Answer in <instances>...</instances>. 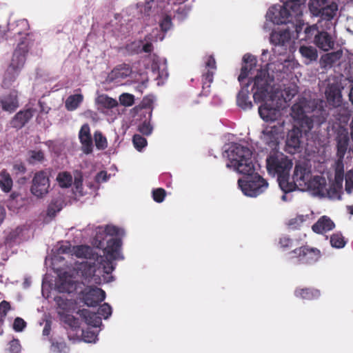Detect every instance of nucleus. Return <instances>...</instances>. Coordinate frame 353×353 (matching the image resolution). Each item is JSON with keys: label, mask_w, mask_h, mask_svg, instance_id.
I'll return each instance as SVG.
<instances>
[{"label": "nucleus", "mask_w": 353, "mask_h": 353, "mask_svg": "<svg viewBox=\"0 0 353 353\" xmlns=\"http://www.w3.org/2000/svg\"><path fill=\"white\" fill-rule=\"evenodd\" d=\"M329 113L322 106L318 107L315 100L305 97L298 98L291 107V116L296 125L288 132L285 150L295 154L301 151L303 134H307L316 124L318 126L324 123Z\"/></svg>", "instance_id": "f257e3e1"}, {"label": "nucleus", "mask_w": 353, "mask_h": 353, "mask_svg": "<svg viewBox=\"0 0 353 353\" xmlns=\"http://www.w3.org/2000/svg\"><path fill=\"white\" fill-rule=\"evenodd\" d=\"M257 73L253 79H249L248 82L242 87L239 91L237 98V105L243 110L251 109L252 101L249 99L248 88L253 82L252 90L253 99L255 103L263 102L270 95V83L272 81L270 78L268 71L265 69L256 70Z\"/></svg>", "instance_id": "f03ea898"}, {"label": "nucleus", "mask_w": 353, "mask_h": 353, "mask_svg": "<svg viewBox=\"0 0 353 353\" xmlns=\"http://www.w3.org/2000/svg\"><path fill=\"white\" fill-rule=\"evenodd\" d=\"M292 161L283 152L272 150L266 158V168L269 174L276 176L281 189L285 192H292L288 186L290 171Z\"/></svg>", "instance_id": "7ed1b4c3"}, {"label": "nucleus", "mask_w": 353, "mask_h": 353, "mask_svg": "<svg viewBox=\"0 0 353 353\" xmlns=\"http://www.w3.org/2000/svg\"><path fill=\"white\" fill-rule=\"evenodd\" d=\"M229 163L228 168H233L239 173L250 175L254 171V164L252 161V152L246 146L239 143H233L228 152Z\"/></svg>", "instance_id": "20e7f679"}, {"label": "nucleus", "mask_w": 353, "mask_h": 353, "mask_svg": "<svg viewBox=\"0 0 353 353\" xmlns=\"http://www.w3.org/2000/svg\"><path fill=\"white\" fill-rule=\"evenodd\" d=\"M121 230L112 225L105 226L103 234H97L95 240L97 248L103 250V254L110 260H116L119 258V252L122 245L120 239L114 238L120 234Z\"/></svg>", "instance_id": "39448f33"}, {"label": "nucleus", "mask_w": 353, "mask_h": 353, "mask_svg": "<svg viewBox=\"0 0 353 353\" xmlns=\"http://www.w3.org/2000/svg\"><path fill=\"white\" fill-rule=\"evenodd\" d=\"M28 53V43L26 39L19 43L14 50L11 62L6 70L2 81L3 88H9L23 67Z\"/></svg>", "instance_id": "423d86ee"}, {"label": "nucleus", "mask_w": 353, "mask_h": 353, "mask_svg": "<svg viewBox=\"0 0 353 353\" xmlns=\"http://www.w3.org/2000/svg\"><path fill=\"white\" fill-rule=\"evenodd\" d=\"M249 175L246 179H239L238 185L246 196L255 197L263 193L268 187L265 179L258 174Z\"/></svg>", "instance_id": "0eeeda50"}, {"label": "nucleus", "mask_w": 353, "mask_h": 353, "mask_svg": "<svg viewBox=\"0 0 353 353\" xmlns=\"http://www.w3.org/2000/svg\"><path fill=\"white\" fill-rule=\"evenodd\" d=\"M304 32L306 39H310L314 37V43L321 50L328 51L334 48V38L326 31L319 30L316 25L307 26Z\"/></svg>", "instance_id": "6e6552de"}, {"label": "nucleus", "mask_w": 353, "mask_h": 353, "mask_svg": "<svg viewBox=\"0 0 353 353\" xmlns=\"http://www.w3.org/2000/svg\"><path fill=\"white\" fill-rule=\"evenodd\" d=\"M290 254H294L290 258H296L299 263L307 265L314 264L321 257V252L318 248L307 245L295 248Z\"/></svg>", "instance_id": "1a4fd4ad"}, {"label": "nucleus", "mask_w": 353, "mask_h": 353, "mask_svg": "<svg viewBox=\"0 0 353 353\" xmlns=\"http://www.w3.org/2000/svg\"><path fill=\"white\" fill-rule=\"evenodd\" d=\"M49 175L46 170L35 172L30 186V192L34 196L43 198L49 192L50 187Z\"/></svg>", "instance_id": "9d476101"}, {"label": "nucleus", "mask_w": 353, "mask_h": 353, "mask_svg": "<svg viewBox=\"0 0 353 353\" xmlns=\"http://www.w3.org/2000/svg\"><path fill=\"white\" fill-rule=\"evenodd\" d=\"M311 176L312 171L310 167L306 163H296L292 174V182L288 180V186L292 188V191L299 187L303 188L305 186L306 183H308Z\"/></svg>", "instance_id": "9b49d317"}, {"label": "nucleus", "mask_w": 353, "mask_h": 353, "mask_svg": "<svg viewBox=\"0 0 353 353\" xmlns=\"http://www.w3.org/2000/svg\"><path fill=\"white\" fill-rule=\"evenodd\" d=\"M80 299L88 307H96L105 299V292L101 288L88 286L79 293Z\"/></svg>", "instance_id": "f8f14e48"}, {"label": "nucleus", "mask_w": 353, "mask_h": 353, "mask_svg": "<svg viewBox=\"0 0 353 353\" xmlns=\"http://www.w3.org/2000/svg\"><path fill=\"white\" fill-rule=\"evenodd\" d=\"M0 106L3 111L14 112L19 107L18 91L12 90L0 96Z\"/></svg>", "instance_id": "ddd939ff"}, {"label": "nucleus", "mask_w": 353, "mask_h": 353, "mask_svg": "<svg viewBox=\"0 0 353 353\" xmlns=\"http://www.w3.org/2000/svg\"><path fill=\"white\" fill-rule=\"evenodd\" d=\"M280 127L276 125H268L263 130V141L272 149L279 145V134L281 132Z\"/></svg>", "instance_id": "4468645a"}, {"label": "nucleus", "mask_w": 353, "mask_h": 353, "mask_svg": "<svg viewBox=\"0 0 353 353\" xmlns=\"http://www.w3.org/2000/svg\"><path fill=\"white\" fill-rule=\"evenodd\" d=\"M29 29V23L28 21L26 19H19L12 23L8 24V31L13 34L14 36L25 35V37H23L21 38V41L19 43H20L23 39H26L28 43V49L30 48V43L27 37L30 34V33L28 32Z\"/></svg>", "instance_id": "2eb2a0df"}, {"label": "nucleus", "mask_w": 353, "mask_h": 353, "mask_svg": "<svg viewBox=\"0 0 353 353\" xmlns=\"http://www.w3.org/2000/svg\"><path fill=\"white\" fill-rule=\"evenodd\" d=\"M325 97L330 105L338 108L342 103V94L337 83L328 84L325 89Z\"/></svg>", "instance_id": "dca6fc26"}, {"label": "nucleus", "mask_w": 353, "mask_h": 353, "mask_svg": "<svg viewBox=\"0 0 353 353\" xmlns=\"http://www.w3.org/2000/svg\"><path fill=\"white\" fill-rule=\"evenodd\" d=\"M243 61L244 65L242 66L241 73L238 77L241 84L243 83L250 74H253L257 63L256 57L250 54H245L243 57Z\"/></svg>", "instance_id": "f3484780"}, {"label": "nucleus", "mask_w": 353, "mask_h": 353, "mask_svg": "<svg viewBox=\"0 0 353 353\" xmlns=\"http://www.w3.org/2000/svg\"><path fill=\"white\" fill-rule=\"evenodd\" d=\"M326 179L322 176H311L303 189H307L314 192V194L323 196L326 192Z\"/></svg>", "instance_id": "a211bd4d"}, {"label": "nucleus", "mask_w": 353, "mask_h": 353, "mask_svg": "<svg viewBox=\"0 0 353 353\" xmlns=\"http://www.w3.org/2000/svg\"><path fill=\"white\" fill-rule=\"evenodd\" d=\"M34 110L28 108L18 112L10 121L12 128L21 129L33 117Z\"/></svg>", "instance_id": "6ab92c4d"}, {"label": "nucleus", "mask_w": 353, "mask_h": 353, "mask_svg": "<svg viewBox=\"0 0 353 353\" xmlns=\"http://www.w3.org/2000/svg\"><path fill=\"white\" fill-rule=\"evenodd\" d=\"M334 228L335 224L334 221L327 216H321L312 226V231L320 234L331 231Z\"/></svg>", "instance_id": "aec40b11"}, {"label": "nucleus", "mask_w": 353, "mask_h": 353, "mask_svg": "<svg viewBox=\"0 0 353 353\" xmlns=\"http://www.w3.org/2000/svg\"><path fill=\"white\" fill-rule=\"evenodd\" d=\"M56 285L58 291L62 293H70L75 289V283L67 272L59 276Z\"/></svg>", "instance_id": "412c9836"}, {"label": "nucleus", "mask_w": 353, "mask_h": 353, "mask_svg": "<svg viewBox=\"0 0 353 353\" xmlns=\"http://www.w3.org/2000/svg\"><path fill=\"white\" fill-rule=\"evenodd\" d=\"M291 39L290 32L288 29L272 31L270 40V43L274 46H285Z\"/></svg>", "instance_id": "4be33fe9"}, {"label": "nucleus", "mask_w": 353, "mask_h": 353, "mask_svg": "<svg viewBox=\"0 0 353 353\" xmlns=\"http://www.w3.org/2000/svg\"><path fill=\"white\" fill-rule=\"evenodd\" d=\"M338 10L337 4L332 3L330 5H327L323 8H321L318 12L321 14L322 21H325V26H332V19L335 16Z\"/></svg>", "instance_id": "5701e85b"}, {"label": "nucleus", "mask_w": 353, "mask_h": 353, "mask_svg": "<svg viewBox=\"0 0 353 353\" xmlns=\"http://www.w3.org/2000/svg\"><path fill=\"white\" fill-rule=\"evenodd\" d=\"M294 295L302 299L312 301L318 299L321 292L319 290L312 288H296L294 290Z\"/></svg>", "instance_id": "b1692460"}, {"label": "nucleus", "mask_w": 353, "mask_h": 353, "mask_svg": "<svg viewBox=\"0 0 353 353\" xmlns=\"http://www.w3.org/2000/svg\"><path fill=\"white\" fill-rule=\"evenodd\" d=\"M85 320V322L92 327H97L101 324V318L96 313L87 309L79 310L77 312Z\"/></svg>", "instance_id": "393cba45"}, {"label": "nucleus", "mask_w": 353, "mask_h": 353, "mask_svg": "<svg viewBox=\"0 0 353 353\" xmlns=\"http://www.w3.org/2000/svg\"><path fill=\"white\" fill-rule=\"evenodd\" d=\"M74 254L78 258L95 259L98 258L92 248L88 245H78L73 248Z\"/></svg>", "instance_id": "a878e982"}, {"label": "nucleus", "mask_w": 353, "mask_h": 353, "mask_svg": "<svg viewBox=\"0 0 353 353\" xmlns=\"http://www.w3.org/2000/svg\"><path fill=\"white\" fill-rule=\"evenodd\" d=\"M260 117L265 121H274L277 117L278 110L267 103L261 105L259 108Z\"/></svg>", "instance_id": "bb28decb"}, {"label": "nucleus", "mask_w": 353, "mask_h": 353, "mask_svg": "<svg viewBox=\"0 0 353 353\" xmlns=\"http://www.w3.org/2000/svg\"><path fill=\"white\" fill-rule=\"evenodd\" d=\"M349 144L347 134H341L336 137V155L338 159H343Z\"/></svg>", "instance_id": "cd10ccee"}, {"label": "nucleus", "mask_w": 353, "mask_h": 353, "mask_svg": "<svg viewBox=\"0 0 353 353\" xmlns=\"http://www.w3.org/2000/svg\"><path fill=\"white\" fill-rule=\"evenodd\" d=\"M58 315L60 320L68 325L72 330H76L80 327V321L79 319L76 318L68 312H63V311L58 312Z\"/></svg>", "instance_id": "c85d7f7f"}, {"label": "nucleus", "mask_w": 353, "mask_h": 353, "mask_svg": "<svg viewBox=\"0 0 353 353\" xmlns=\"http://www.w3.org/2000/svg\"><path fill=\"white\" fill-rule=\"evenodd\" d=\"M299 52L301 56L306 59V64L316 61L318 58L317 50L312 46H301L299 48Z\"/></svg>", "instance_id": "c756f323"}, {"label": "nucleus", "mask_w": 353, "mask_h": 353, "mask_svg": "<svg viewBox=\"0 0 353 353\" xmlns=\"http://www.w3.org/2000/svg\"><path fill=\"white\" fill-rule=\"evenodd\" d=\"M334 182L337 187L340 189L344 178V164L343 159H337L335 162L334 167Z\"/></svg>", "instance_id": "7c9ffc66"}, {"label": "nucleus", "mask_w": 353, "mask_h": 353, "mask_svg": "<svg viewBox=\"0 0 353 353\" xmlns=\"http://www.w3.org/2000/svg\"><path fill=\"white\" fill-rule=\"evenodd\" d=\"M267 20L272 22L274 24L284 23L283 17L281 16V11L279 10L278 6H273L270 7L266 13Z\"/></svg>", "instance_id": "2f4dec72"}, {"label": "nucleus", "mask_w": 353, "mask_h": 353, "mask_svg": "<svg viewBox=\"0 0 353 353\" xmlns=\"http://www.w3.org/2000/svg\"><path fill=\"white\" fill-rule=\"evenodd\" d=\"M96 103L106 109H112L118 105V102L116 99L110 97L106 94H101L98 96L96 99Z\"/></svg>", "instance_id": "473e14b6"}, {"label": "nucleus", "mask_w": 353, "mask_h": 353, "mask_svg": "<svg viewBox=\"0 0 353 353\" xmlns=\"http://www.w3.org/2000/svg\"><path fill=\"white\" fill-rule=\"evenodd\" d=\"M83 96L81 94H76L69 96L65 102V106L68 111L75 110L83 101Z\"/></svg>", "instance_id": "72a5a7b5"}, {"label": "nucleus", "mask_w": 353, "mask_h": 353, "mask_svg": "<svg viewBox=\"0 0 353 353\" xmlns=\"http://www.w3.org/2000/svg\"><path fill=\"white\" fill-rule=\"evenodd\" d=\"M12 179L10 174L6 170H3L0 172V188L4 192H9L12 190Z\"/></svg>", "instance_id": "f704fd0d"}, {"label": "nucleus", "mask_w": 353, "mask_h": 353, "mask_svg": "<svg viewBox=\"0 0 353 353\" xmlns=\"http://www.w3.org/2000/svg\"><path fill=\"white\" fill-rule=\"evenodd\" d=\"M80 270L83 277L85 279H89L94 276L97 272L95 263H82L81 264Z\"/></svg>", "instance_id": "c9c22d12"}, {"label": "nucleus", "mask_w": 353, "mask_h": 353, "mask_svg": "<svg viewBox=\"0 0 353 353\" xmlns=\"http://www.w3.org/2000/svg\"><path fill=\"white\" fill-rule=\"evenodd\" d=\"M54 301L57 305V312L63 311V312H69L72 303L70 300L62 296H57L54 297Z\"/></svg>", "instance_id": "e433bc0d"}, {"label": "nucleus", "mask_w": 353, "mask_h": 353, "mask_svg": "<svg viewBox=\"0 0 353 353\" xmlns=\"http://www.w3.org/2000/svg\"><path fill=\"white\" fill-rule=\"evenodd\" d=\"M343 56L341 50L327 53L322 57V60L325 65H332L339 61Z\"/></svg>", "instance_id": "4c0bfd02"}, {"label": "nucleus", "mask_w": 353, "mask_h": 353, "mask_svg": "<svg viewBox=\"0 0 353 353\" xmlns=\"http://www.w3.org/2000/svg\"><path fill=\"white\" fill-rule=\"evenodd\" d=\"M304 2L301 0H288L284 4L292 14L297 16L301 14V6Z\"/></svg>", "instance_id": "58836bf2"}, {"label": "nucleus", "mask_w": 353, "mask_h": 353, "mask_svg": "<svg viewBox=\"0 0 353 353\" xmlns=\"http://www.w3.org/2000/svg\"><path fill=\"white\" fill-rule=\"evenodd\" d=\"M332 247L335 248H343L346 244V241L341 232H335L330 236V239Z\"/></svg>", "instance_id": "ea45409f"}, {"label": "nucleus", "mask_w": 353, "mask_h": 353, "mask_svg": "<svg viewBox=\"0 0 353 353\" xmlns=\"http://www.w3.org/2000/svg\"><path fill=\"white\" fill-rule=\"evenodd\" d=\"M213 78L214 72L210 70H208L202 76L203 92L205 95H207L210 92L209 88H210V85L213 81Z\"/></svg>", "instance_id": "a19ab883"}, {"label": "nucleus", "mask_w": 353, "mask_h": 353, "mask_svg": "<svg viewBox=\"0 0 353 353\" xmlns=\"http://www.w3.org/2000/svg\"><path fill=\"white\" fill-rule=\"evenodd\" d=\"M57 180L61 188H68L72 183L71 174L66 172L59 173L57 177Z\"/></svg>", "instance_id": "79ce46f5"}, {"label": "nucleus", "mask_w": 353, "mask_h": 353, "mask_svg": "<svg viewBox=\"0 0 353 353\" xmlns=\"http://www.w3.org/2000/svg\"><path fill=\"white\" fill-rule=\"evenodd\" d=\"M132 73V68L128 64L119 65L115 70V75L117 78L124 79L129 77Z\"/></svg>", "instance_id": "37998d69"}, {"label": "nucleus", "mask_w": 353, "mask_h": 353, "mask_svg": "<svg viewBox=\"0 0 353 353\" xmlns=\"http://www.w3.org/2000/svg\"><path fill=\"white\" fill-rule=\"evenodd\" d=\"M95 145L99 150H104L108 147V141L105 137L99 131H96L94 134Z\"/></svg>", "instance_id": "c03bdc74"}, {"label": "nucleus", "mask_w": 353, "mask_h": 353, "mask_svg": "<svg viewBox=\"0 0 353 353\" xmlns=\"http://www.w3.org/2000/svg\"><path fill=\"white\" fill-rule=\"evenodd\" d=\"M79 140L82 145L83 152L86 154L92 153L93 150V143L92 137H81L79 138Z\"/></svg>", "instance_id": "a18cd8bd"}, {"label": "nucleus", "mask_w": 353, "mask_h": 353, "mask_svg": "<svg viewBox=\"0 0 353 353\" xmlns=\"http://www.w3.org/2000/svg\"><path fill=\"white\" fill-rule=\"evenodd\" d=\"M45 158L44 153L41 150H30L29 151L30 163H35L37 162H41Z\"/></svg>", "instance_id": "49530a36"}, {"label": "nucleus", "mask_w": 353, "mask_h": 353, "mask_svg": "<svg viewBox=\"0 0 353 353\" xmlns=\"http://www.w3.org/2000/svg\"><path fill=\"white\" fill-rule=\"evenodd\" d=\"M52 350L57 353L66 352L69 348L63 340L52 341Z\"/></svg>", "instance_id": "de8ad7c7"}, {"label": "nucleus", "mask_w": 353, "mask_h": 353, "mask_svg": "<svg viewBox=\"0 0 353 353\" xmlns=\"http://www.w3.org/2000/svg\"><path fill=\"white\" fill-rule=\"evenodd\" d=\"M11 306L8 301H2L0 303V325H3L8 312L10 310Z\"/></svg>", "instance_id": "09e8293b"}, {"label": "nucleus", "mask_w": 353, "mask_h": 353, "mask_svg": "<svg viewBox=\"0 0 353 353\" xmlns=\"http://www.w3.org/2000/svg\"><path fill=\"white\" fill-rule=\"evenodd\" d=\"M132 142L134 148L139 151H141L147 145L146 139L140 134H134L132 138Z\"/></svg>", "instance_id": "8fccbe9b"}, {"label": "nucleus", "mask_w": 353, "mask_h": 353, "mask_svg": "<svg viewBox=\"0 0 353 353\" xmlns=\"http://www.w3.org/2000/svg\"><path fill=\"white\" fill-rule=\"evenodd\" d=\"M119 102L123 106H131L134 103V96L129 93H123L119 96Z\"/></svg>", "instance_id": "3c124183"}, {"label": "nucleus", "mask_w": 353, "mask_h": 353, "mask_svg": "<svg viewBox=\"0 0 353 353\" xmlns=\"http://www.w3.org/2000/svg\"><path fill=\"white\" fill-rule=\"evenodd\" d=\"M166 196V191L161 188L152 190V198L157 203H161L164 201Z\"/></svg>", "instance_id": "603ef678"}, {"label": "nucleus", "mask_w": 353, "mask_h": 353, "mask_svg": "<svg viewBox=\"0 0 353 353\" xmlns=\"http://www.w3.org/2000/svg\"><path fill=\"white\" fill-rule=\"evenodd\" d=\"M298 93V88L296 85H291L284 89L283 97L285 101L291 99Z\"/></svg>", "instance_id": "864d4df0"}, {"label": "nucleus", "mask_w": 353, "mask_h": 353, "mask_svg": "<svg viewBox=\"0 0 353 353\" xmlns=\"http://www.w3.org/2000/svg\"><path fill=\"white\" fill-rule=\"evenodd\" d=\"M159 26L163 32L168 31L172 26V18L170 15L165 14L159 21Z\"/></svg>", "instance_id": "5fc2aeb1"}, {"label": "nucleus", "mask_w": 353, "mask_h": 353, "mask_svg": "<svg viewBox=\"0 0 353 353\" xmlns=\"http://www.w3.org/2000/svg\"><path fill=\"white\" fill-rule=\"evenodd\" d=\"M98 314L102 316L105 319L112 314V307L108 303H103L98 309Z\"/></svg>", "instance_id": "6e6d98bb"}, {"label": "nucleus", "mask_w": 353, "mask_h": 353, "mask_svg": "<svg viewBox=\"0 0 353 353\" xmlns=\"http://www.w3.org/2000/svg\"><path fill=\"white\" fill-rule=\"evenodd\" d=\"M102 268L103 272L107 274L112 273L114 270L112 262L110 260L104 261L103 259L101 260L98 270Z\"/></svg>", "instance_id": "4d7b16f0"}, {"label": "nucleus", "mask_w": 353, "mask_h": 353, "mask_svg": "<svg viewBox=\"0 0 353 353\" xmlns=\"http://www.w3.org/2000/svg\"><path fill=\"white\" fill-rule=\"evenodd\" d=\"M138 130L143 135L148 136L152 132V126L146 121L141 123L138 127Z\"/></svg>", "instance_id": "13d9d810"}, {"label": "nucleus", "mask_w": 353, "mask_h": 353, "mask_svg": "<svg viewBox=\"0 0 353 353\" xmlns=\"http://www.w3.org/2000/svg\"><path fill=\"white\" fill-rule=\"evenodd\" d=\"M154 101V99L153 96L148 95V96L144 97L141 102L140 105L142 108L150 109V114H151Z\"/></svg>", "instance_id": "bf43d9fd"}, {"label": "nucleus", "mask_w": 353, "mask_h": 353, "mask_svg": "<svg viewBox=\"0 0 353 353\" xmlns=\"http://www.w3.org/2000/svg\"><path fill=\"white\" fill-rule=\"evenodd\" d=\"M26 327V322L21 317H17L13 323V329L16 332H21Z\"/></svg>", "instance_id": "052dcab7"}, {"label": "nucleus", "mask_w": 353, "mask_h": 353, "mask_svg": "<svg viewBox=\"0 0 353 353\" xmlns=\"http://www.w3.org/2000/svg\"><path fill=\"white\" fill-rule=\"evenodd\" d=\"M21 345L18 339H13L9 343V352L10 353H19Z\"/></svg>", "instance_id": "680f3d73"}, {"label": "nucleus", "mask_w": 353, "mask_h": 353, "mask_svg": "<svg viewBox=\"0 0 353 353\" xmlns=\"http://www.w3.org/2000/svg\"><path fill=\"white\" fill-rule=\"evenodd\" d=\"M189 12V8L186 6L179 7L176 11V17L180 21L184 20Z\"/></svg>", "instance_id": "e2e57ef3"}, {"label": "nucleus", "mask_w": 353, "mask_h": 353, "mask_svg": "<svg viewBox=\"0 0 353 353\" xmlns=\"http://www.w3.org/2000/svg\"><path fill=\"white\" fill-rule=\"evenodd\" d=\"M279 10L281 11V16L283 17V21L284 23H287L290 21V17L292 15V14L290 12V10L288 9V8L285 6H278Z\"/></svg>", "instance_id": "0e129e2a"}, {"label": "nucleus", "mask_w": 353, "mask_h": 353, "mask_svg": "<svg viewBox=\"0 0 353 353\" xmlns=\"http://www.w3.org/2000/svg\"><path fill=\"white\" fill-rule=\"evenodd\" d=\"M84 341L87 343H92L95 341L97 335L94 332L92 331H83L82 334Z\"/></svg>", "instance_id": "69168bd1"}, {"label": "nucleus", "mask_w": 353, "mask_h": 353, "mask_svg": "<svg viewBox=\"0 0 353 353\" xmlns=\"http://www.w3.org/2000/svg\"><path fill=\"white\" fill-rule=\"evenodd\" d=\"M293 241L287 236H283L279 239V245L281 248L288 249L291 248Z\"/></svg>", "instance_id": "338daca9"}, {"label": "nucleus", "mask_w": 353, "mask_h": 353, "mask_svg": "<svg viewBox=\"0 0 353 353\" xmlns=\"http://www.w3.org/2000/svg\"><path fill=\"white\" fill-rule=\"evenodd\" d=\"M91 137L90 126L88 123L83 124L79 133V138Z\"/></svg>", "instance_id": "774afa93"}]
</instances>
